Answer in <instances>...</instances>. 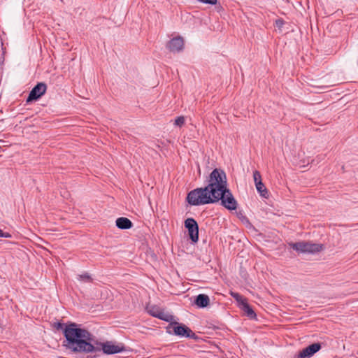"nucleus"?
<instances>
[{
	"mask_svg": "<svg viewBox=\"0 0 358 358\" xmlns=\"http://www.w3.org/2000/svg\"><path fill=\"white\" fill-rule=\"evenodd\" d=\"M96 347L99 348L100 352L102 350L105 354L112 355V344L110 343L99 345ZM97 352H99V350H97ZM95 352H96V351Z\"/></svg>",
	"mask_w": 358,
	"mask_h": 358,
	"instance_id": "16",
	"label": "nucleus"
},
{
	"mask_svg": "<svg viewBox=\"0 0 358 358\" xmlns=\"http://www.w3.org/2000/svg\"><path fill=\"white\" fill-rule=\"evenodd\" d=\"M66 338L64 346L66 348L78 352H93L100 351L99 347H94L89 331L81 329L76 323H71L64 329Z\"/></svg>",
	"mask_w": 358,
	"mask_h": 358,
	"instance_id": "2",
	"label": "nucleus"
},
{
	"mask_svg": "<svg viewBox=\"0 0 358 358\" xmlns=\"http://www.w3.org/2000/svg\"><path fill=\"white\" fill-rule=\"evenodd\" d=\"M242 310L245 312L246 315L250 318L254 319L257 317L255 312L251 308V306L248 304L246 300H242Z\"/></svg>",
	"mask_w": 358,
	"mask_h": 358,
	"instance_id": "14",
	"label": "nucleus"
},
{
	"mask_svg": "<svg viewBox=\"0 0 358 358\" xmlns=\"http://www.w3.org/2000/svg\"><path fill=\"white\" fill-rule=\"evenodd\" d=\"M283 24H284V21L282 20L278 19V20H275V25L278 28L282 27L283 26Z\"/></svg>",
	"mask_w": 358,
	"mask_h": 358,
	"instance_id": "23",
	"label": "nucleus"
},
{
	"mask_svg": "<svg viewBox=\"0 0 358 358\" xmlns=\"http://www.w3.org/2000/svg\"><path fill=\"white\" fill-rule=\"evenodd\" d=\"M47 90V86L43 83H38L34 88L31 90L28 98L27 99V102H31L33 101H36L41 96H43Z\"/></svg>",
	"mask_w": 358,
	"mask_h": 358,
	"instance_id": "8",
	"label": "nucleus"
},
{
	"mask_svg": "<svg viewBox=\"0 0 358 358\" xmlns=\"http://www.w3.org/2000/svg\"><path fill=\"white\" fill-rule=\"evenodd\" d=\"M148 312L151 316L166 322H171L173 319V316L172 315L164 313L162 310L156 306H151L148 310Z\"/></svg>",
	"mask_w": 358,
	"mask_h": 358,
	"instance_id": "9",
	"label": "nucleus"
},
{
	"mask_svg": "<svg viewBox=\"0 0 358 358\" xmlns=\"http://www.w3.org/2000/svg\"><path fill=\"white\" fill-rule=\"evenodd\" d=\"M184 47L183 38L180 36L173 38L169 41L167 48L171 52H179L182 50Z\"/></svg>",
	"mask_w": 358,
	"mask_h": 358,
	"instance_id": "11",
	"label": "nucleus"
},
{
	"mask_svg": "<svg viewBox=\"0 0 358 358\" xmlns=\"http://www.w3.org/2000/svg\"><path fill=\"white\" fill-rule=\"evenodd\" d=\"M199 1L210 5H215L217 3V0H198Z\"/></svg>",
	"mask_w": 358,
	"mask_h": 358,
	"instance_id": "21",
	"label": "nucleus"
},
{
	"mask_svg": "<svg viewBox=\"0 0 358 358\" xmlns=\"http://www.w3.org/2000/svg\"><path fill=\"white\" fill-rule=\"evenodd\" d=\"M184 124H185V118H184V117H183V116L178 117L175 120V123H174V124H175V125H176V126L181 127V126H182Z\"/></svg>",
	"mask_w": 358,
	"mask_h": 358,
	"instance_id": "19",
	"label": "nucleus"
},
{
	"mask_svg": "<svg viewBox=\"0 0 358 358\" xmlns=\"http://www.w3.org/2000/svg\"><path fill=\"white\" fill-rule=\"evenodd\" d=\"M194 303L199 308H204L210 304V299L206 294H199L195 297Z\"/></svg>",
	"mask_w": 358,
	"mask_h": 358,
	"instance_id": "12",
	"label": "nucleus"
},
{
	"mask_svg": "<svg viewBox=\"0 0 358 358\" xmlns=\"http://www.w3.org/2000/svg\"><path fill=\"white\" fill-rule=\"evenodd\" d=\"M166 328L168 333L171 334V329H173V334L181 337L196 339V334L186 325L177 322H170Z\"/></svg>",
	"mask_w": 358,
	"mask_h": 358,
	"instance_id": "4",
	"label": "nucleus"
},
{
	"mask_svg": "<svg viewBox=\"0 0 358 358\" xmlns=\"http://www.w3.org/2000/svg\"><path fill=\"white\" fill-rule=\"evenodd\" d=\"M0 237L10 238L11 234L8 232H3L1 229H0Z\"/></svg>",
	"mask_w": 358,
	"mask_h": 358,
	"instance_id": "22",
	"label": "nucleus"
},
{
	"mask_svg": "<svg viewBox=\"0 0 358 358\" xmlns=\"http://www.w3.org/2000/svg\"><path fill=\"white\" fill-rule=\"evenodd\" d=\"M77 279L79 281L84 282H92V279L91 276L87 273L78 275Z\"/></svg>",
	"mask_w": 358,
	"mask_h": 358,
	"instance_id": "17",
	"label": "nucleus"
},
{
	"mask_svg": "<svg viewBox=\"0 0 358 358\" xmlns=\"http://www.w3.org/2000/svg\"><path fill=\"white\" fill-rule=\"evenodd\" d=\"M115 225L120 229H129L133 227V222L127 217H121L115 220Z\"/></svg>",
	"mask_w": 358,
	"mask_h": 358,
	"instance_id": "13",
	"label": "nucleus"
},
{
	"mask_svg": "<svg viewBox=\"0 0 358 358\" xmlns=\"http://www.w3.org/2000/svg\"><path fill=\"white\" fill-rule=\"evenodd\" d=\"M322 348L320 343H314L308 347L303 348L298 354L294 355L292 358H310Z\"/></svg>",
	"mask_w": 358,
	"mask_h": 358,
	"instance_id": "7",
	"label": "nucleus"
},
{
	"mask_svg": "<svg viewBox=\"0 0 358 358\" xmlns=\"http://www.w3.org/2000/svg\"><path fill=\"white\" fill-rule=\"evenodd\" d=\"M255 186L257 192L261 194V196L265 198L268 196V191L262 182H257Z\"/></svg>",
	"mask_w": 358,
	"mask_h": 358,
	"instance_id": "15",
	"label": "nucleus"
},
{
	"mask_svg": "<svg viewBox=\"0 0 358 358\" xmlns=\"http://www.w3.org/2000/svg\"><path fill=\"white\" fill-rule=\"evenodd\" d=\"M185 227L188 231L189 238L193 243L199 241V225L197 222L192 217L187 218L185 220Z\"/></svg>",
	"mask_w": 358,
	"mask_h": 358,
	"instance_id": "6",
	"label": "nucleus"
},
{
	"mask_svg": "<svg viewBox=\"0 0 358 358\" xmlns=\"http://www.w3.org/2000/svg\"><path fill=\"white\" fill-rule=\"evenodd\" d=\"M231 296L241 304L242 303V300H246L243 298L238 293H232Z\"/></svg>",
	"mask_w": 358,
	"mask_h": 358,
	"instance_id": "20",
	"label": "nucleus"
},
{
	"mask_svg": "<svg viewBox=\"0 0 358 358\" xmlns=\"http://www.w3.org/2000/svg\"><path fill=\"white\" fill-rule=\"evenodd\" d=\"M253 178L255 184L258 182H262L261 174L258 171H255L253 172Z\"/></svg>",
	"mask_w": 358,
	"mask_h": 358,
	"instance_id": "18",
	"label": "nucleus"
},
{
	"mask_svg": "<svg viewBox=\"0 0 358 358\" xmlns=\"http://www.w3.org/2000/svg\"><path fill=\"white\" fill-rule=\"evenodd\" d=\"M221 201V205L225 208L229 210H236L238 207V203L232 194L231 190L227 187L223 191L215 194L214 196H210L207 200L203 201V205L215 203Z\"/></svg>",
	"mask_w": 358,
	"mask_h": 358,
	"instance_id": "3",
	"label": "nucleus"
},
{
	"mask_svg": "<svg viewBox=\"0 0 358 358\" xmlns=\"http://www.w3.org/2000/svg\"><path fill=\"white\" fill-rule=\"evenodd\" d=\"M289 246L293 250L302 253H315L322 250V245L320 244L311 243L306 241L296 243H289Z\"/></svg>",
	"mask_w": 358,
	"mask_h": 358,
	"instance_id": "5",
	"label": "nucleus"
},
{
	"mask_svg": "<svg viewBox=\"0 0 358 358\" xmlns=\"http://www.w3.org/2000/svg\"><path fill=\"white\" fill-rule=\"evenodd\" d=\"M133 350L125 346L122 343L113 342V355L122 353V357H129L131 356ZM117 355H113V358H120Z\"/></svg>",
	"mask_w": 358,
	"mask_h": 358,
	"instance_id": "10",
	"label": "nucleus"
},
{
	"mask_svg": "<svg viewBox=\"0 0 358 358\" xmlns=\"http://www.w3.org/2000/svg\"><path fill=\"white\" fill-rule=\"evenodd\" d=\"M207 182L208 185L188 192L186 201L190 206H202L205 200L228 187L226 173L220 169H213L208 176Z\"/></svg>",
	"mask_w": 358,
	"mask_h": 358,
	"instance_id": "1",
	"label": "nucleus"
},
{
	"mask_svg": "<svg viewBox=\"0 0 358 358\" xmlns=\"http://www.w3.org/2000/svg\"><path fill=\"white\" fill-rule=\"evenodd\" d=\"M63 325L64 324L61 322H57L55 324V327L57 328V329H60L63 328Z\"/></svg>",
	"mask_w": 358,
	"mask_h": 358,
	"instance_id": "24",
	"label": "nucleus"
}]
</instances>
